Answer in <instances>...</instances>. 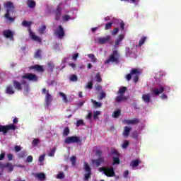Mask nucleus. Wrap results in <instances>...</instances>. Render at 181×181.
<instances>
[{
  "instance_id": "nucleus-1",
  "label": "nucleus",
  "mask_w": 181,
  "mask_h": 181,
  "mask_svg": "<svg viewBox=\"0 0 181 181\" xmlns=\"http://www.w3.org/2000/svg\"><path fill=\"white\" fill-rule=\"evenodd\" d=\"M4 6L6 9V14L4 15L6 19L9 21V22H15V18L11 17V12H12V13L15 12V5H13V3L11 1L4 3Z\"/></svg>"
},
{
  "instance_id": "nucleus-2",
  "label": "nucleus",
  "mask_w": 181,
  "mask_h": 181,
  "mask_svg": "<svg viewBox=\"0 0 181 181\" xmlns=\"http://www.w3.org/2000/svg\"><path fill=\"white\" fill-rule=\"evenodd\" d=\"M31 25H32V22L30 21H23L22 22V26H24L25 28H28V32H29L30 39H32L35 42H38L39 43H42V39L39 37L37 35H36L35 33L32 31V29L30 28Z\"/></svg>"
},
{
  "instance_id": "nucleus-3",
  "label": "nucleus",
  "mask_w": 181,
  "mask_h": 181,
  "mask_svg": "<svg viewBox=\"0 0 181 181\" xmlns=\"http://www.w3.org/2000/svg\"><path fill=\"white\" fill-rule=\"evenodd\" d=\"M18 122V119L15 117L13 119V124H9L6 125L0 124V132H3L4 135H6L8 131H15L16 129V126H15V124H16Z\"/></svg>"
},
{
  "instance_id": "nucleus-4",
  "label": "nucleus",
  "mask_w": 181,
  "mask_h": 181,
  "mask_svg": "<svg viewBox=\"0 0 181 181\" xmlns=\"http://www.w3.org/2000/svg\"><path fill=\"white\" fill-rule=\"evenodd\" d=\"M139 74H141L139 69H132L130 73L126 75V80H127V81H131L132 76H134L133 78V81L138 83V81H139Z\"/></svg>"
},
{
  "instance_id": "nucleus-5",
  "label": "nucleus",
  "mask_w": 181,
  "mask_h": 181,
  "mask_svg": "<svg viewBox=\"0 0 181 181\" xmlns=\"http://www.w3.org/2000/svg\"><path fill=\"white\" fill-rule=\"evenodd\" d=\"M119 52L117 50L112 49V53L110 55L109 58L105 61V64L118 63L119 62Z\"/></svg>"
},
{
  "instance_id": "nucleus-6",
  "label": "nucleus",
  "mask_w": 181,
  "mask_h": 181,
  "mask_svg": "<svg viewBox=\"0 0 181 181\" xmlns=\"http://www.w3.org/2000/svg\"><path fill=\"white\" fill-rule=\"evenodd\" d=\"M22 86H24L25 90H28L29 85L26 81L23 80L21 82H19L16 80L13 81V87H14L15 90H17L18 91H22Z\"/></svg>"
},
{
  "instance_id": "nucleus-7",
  "label": "nucleus",
  "mask_w": 181,
  "mask_h": 181,
  "mask_svg": "<svg viewBox=\"0 0 181 181\" xmlns=\"http://www.w3.org/2000/svg\"><path fill=\"white\" fill-rule=\"evenodd\" d=\"M99 172H103L104 175L107 177H114L115 176V171H114V167H101L99 168Z\"/></svg>"
},
{
  "instance_id": "nucleus-8",
  "label": "nucleus",
  "mask_w": 181,
  "mask_h": 181,
  "mask_svg": "<svg viewBox=\"0 0 181 181\" xmlns=\"http://www.w3.org/2000/svg\"><path fill=\"white\" fill-rule=\"evenodd\" d=\"M64 142L67 145L70 144H79V142H81V139L76 136H68L65 139Z\"/></svg>"
},
{
  "instance_id": "nucleus-9",
  "label": "nucleus",
  "mask_w": 181,
  "mask_h": 181,
  "mask_svg": "<svg viewBox=\"0 0 181 181\" xmlns=\"http://www.w3.org/2000/svg\"><path fill=\"white\" fill-rule=\"evenodd\" d=\"M22 78L28 80L29 81H35V82L37 81L38 80L37 76L32 73H28V74H25V75H23Z\"/></svg>"
},
{
  "instance_id": "nucleus-10",
  "label": "nucleus",
  "mask_w": 181,
  "mask_h": 181,
  "mask_svg": "<svg viewBox=\"0 0 181 181\" xmlns=\"http://www.w3.org/2000/svg\"><path fill=\"white\" fill-rule=\"evenodd\" d=\"M84 170L87 172V173L84 175V180H88L90 177H91V168H90V165L87 163H84Z\"/></svg>"
},
{
  "instance_id": "nucleus-11",
  "label": "nucleus",
  "mask_w": 181,
  "mask_h": 181,
  "mask_svg": "<svg viewBox=\"0 0 181 181\" xmlns=\"http://www.w3.org/2000/svg\"><path fill=\"white\" fill-rule=\"evenodd\" d=\"M55 35L58 37V39H62L66 35V32L64 31V28L63 26L59 25L58 29L55 31Z\"/></svg>"
},
{
  "instance_id": "nucleus-12",
  "label": "nucleus",
  "mask_w": 181,
  "mask_h": 181,
  "mask_svg": "<svg viewBox=\"0 0 181 181\" xmlns=\"http://www.w3.org/2000/svg\"><path fill=\"white\" fill-rule=\"evenodd\" d=\"M3 36H4L6 39H10V40L13 41L15 40V39L13 38V36H15V32L11 30H6L3 31Z\"/></svg>"
},
{
  "instance_id": "nucleus-13",
  "label": "nucleus",
  "mask_w": 181,
  "mask_h": 181,
  "mask_svg": "<svg viewBox=\"0 0 181 181\" xmlns=\"http://www.w3.org/2000/svg\"><path fill=\"white\" fill-rule=\"evenodd\" d=\"M165 91V87L162 86H159V88H156L151 90V93L153 94V95H159L160 94H162Z\"/></svg>"
},
{
  "instance_id": "nucleus-14",
  "label": "nucleus",
  "mask_w": 181,
  "mask_h": 181,
  "mask_svg": "<svg viewBox=\"0 0 181 181\" xmlns=\"http://www.w3.org/2000/svg\"><path fill=\"white\" fill-rule=\"evenodd\" d=\"M52 101H53V98L52 97V95H50V93H49V90H47L46 95H45L46 107H50V104L52 103Z\"/></svg>"
},
{
  "instance_id": "nucleus-15",
  "label": "nucleus",
  "mask_w": 181,
  "mask_h": 181,
  "mask_svg": "<svg viewBox=\"0 0 181 181\" xmlns=\"http://www.w3.org/2000/svg\"><path fill=\"white\" fill-rule=\"evenodd\" d=\"M54 13L55 14V19L57 21H60V17L62 16V7L60 6V4L57 6Z\"/></svg>"
},
{
  "instance_id": "nucleus-16",
  "label": "nucleus",
  "mask_w": 181,
  "mask_h": 181,
  "mask_svg": "<svg viewBox=\"0 0 181 181\" xmlns=\"http://www.w3.org/2000/svg\"><path fill=\"white\" fill-rule=\"evenodd\" d=\"M123 124H127V125H136V124H139V119L134 118L129 120L124 119Z\"/></svg>"
},
{
  "instance_id": "nucleus-17",
  "label": "nucleus",
  "mask_w": 181,
  "mask_h": 181,
  "mask_svg": "<svg viewBox=\"0 0 181 181\" xmlns=\"http://www.w3.org/2000/svg\"><path fill=\"white\" fill-rule=\"evenodd\" d=\"M29 69L30 70H36V71H39L40 73H43V71H45V69L43 68V66H41L39 64L30 66Z\"/></svg>"
},
{
  "instance_id": "nucleus-18",
  "label": "nucleus",
  "mask_w": 181,
  "mask_h": 181,
  "mask_svg": "<svg viewBox=\"0 0 181 181\" xmlns=\"http://www.w3.org/2000/svg\"><path fill=\"white\" fill-rule=\"evenodd\" d=\"M5 93L6 94H8V95H12V94H15V90L13 89V86L11 84L8 85L6 87Z\"/></svg>"
},
{
  "instance_id": "nucleus-19",
  "label": "nucleus",
  "mask_w": 181,
  "mask_h": 181,
  "mask_svg": "<svg viewBox=\"0 0 181 181\" xmlns=\"http://www.w3.org/2000/svg\"><path fill=\"white\" fill-rule=\"evenodd\" d=\"M125 39V36L124 35H119L118 37L115 41V47H119V44Z\"/></svg>"
},
{
  "instance_id": "nucleus-20",
  "label": "nucleus",
  "mask_w": 181,
  "mask_h": 181,
  "mask_svg": "<svg viewBox=\"0 0 181 181\" xmlns=\"http://www.w3.org/2000/svg\"><path fill=\"white\" fill-rule=\"evenodd\" d=\"M127 100H128V97L124 95H119L115 98L116 103H122V101H127Z\"/></svg>"
},
{
  "instance_id": "nucleus-21",
  "label": "nucleus",
  "mask_w": 181,
  "mask_h": 181,
  "mask_svg": "<svg viewBox=\"0 0 181 181\" xmlns=\"http://www.w3.org/2000/svg\"><path fill=\"white\" fill-rule=\"evenodd\" d=\"M92 163L98 167L101 163H104V158L100 157L98 159L92 160Z\"/></svg>"
},
{
  "instance_id": "nucleus-22",
  "label": "nucleus",
  "mask_w": 181,
  "mask_h": 181,
  "mask_svg": "<svg viewBox=\"0 0 181 181\" xmlns=\"http://www.w3.org/2000/svg\"><path fill=\"white\" fill-rule=\"evenodd\" d=\"M111 40V37L110 35H107L105 37H99L98 42L100 43V45H105L107 42H110Z\"/></svg>"
},
{
  "instance_id": "nucleus-23",
  "label": "nucleus",
  "mask_w": 181,
  "mask_h": 181,
  "mask_svg": "<svg viewBox=\"0 0 181 181\" xmlns=\"http://www.w3.org/2000/svg\"><path fill=\"white\" fill-rule=\"evenodd\" d=\"M142 100L145 104H149V103H151V94H143Z\"/></svg>"
},
{
  "instance_id": "nucleus-24",
  "label": "nucleus",
  "mask_w": 181,
  "mask_h": 181,
  "mask_svg": "<svg viewBox=\"0 0 181 181\" xmlns=\"http://www.w3.org/2000/svg\"><path fill=\"white\" fill-rule=\"evenodd\" d=\"M35 177L40 181L46 180V174L43 173H37L35 175Z\"/></svg>"
},
{
  "instance_id": "nucleus-25",
  "label": "nucleus",
  "mask_w": 181,
  "mask_h": 181,
  "mask_svg": "<svg viewBox=\"0 0 181 181\" xmlns=\"http://www.w3.org/2000/svg\"><path fill=\"white\" fill-rule=\"evenodd\" d=\"M110 155H111V156H113V158L119 157V153L115 148H111L110 149Z\"/></svg>"
},
{
  "instance_id": "nucleus-26",
  "label": "nucleus",
  "mask_w": 181,
  "mask_h": 181,
  "mask_svg": "<svg viewBox=\"0 0 181 181\" xmlns=\"http://www.w3.org/2000/svg\"><path fill=\"white\" fill-rule=\"evenodd\" d=\"M127 88L125 86L120 87L117 91V95H124V94H125V93H127Z\"/></svg>"
},
{
  "instance_id": "nucleus-27",
  "label": "nucleus",
  "mask_w": 181,
  "mask_h": 181,
  "mask_svg": "<svg viewBox=\"0 0 181 181\" xmlns=\"http://www.w3.org/2000/svg\"><path fill=\"white\" fill-rule=\"evenodd\" d=\"M130 132H131V127H129L127 126L124 127V129L123 131L124 136H128Z\"/></svg>"
},
{
  "instance_id": "nucleus-28",
  "label": "nucleus",
  "mask_w": 181,
  "mask_h": 181,
  "mask_svg": "<svg viewBox=\"0 0 181 181\" xmlns=\"http://www.w3.org/2000/svg\"><path fill=\"white\" fill-rule=\"evenodd\" d=\"M27 4L28 8H33L36 6V2L33 0H28Z\"/></svg>"
},
{
  "instance_id": "nucleus-29",
  "label": "nucleus",
  "mask_w": 181,
  "mask_h": 181,
  "mask_svg": "<svg viewBox=\"0 0 181 181\" xmlns=\"http://www.w3.org/2000/svg\"><path fill=\"white\" fill-rule=\"evenodd\" d=\"M139 163H141V161L139 160H133L130 163V166H132V168H137V166H139Z\"/></svg>"
},
{
  "instance_id": "nucleus-30",
  "label": "nucleus",
  "mask_w": 181,
  "mask_h": 181,
  "mask_svg": "<svg viewBox=\"0 0 181 181\" xmlns=\"http://www.w3.org/2000/svg\"><path fill=\"white\" fill-rule=\"evenodd\" d=\"M38 32L40 35H44V33L46 32V25L42 24L41 27H40Z\"/></svg>"
},
{
  "instance_id": "nucleus-31",
  "label": "nucleus",
  "mask_w": 181,
  "mask_h": 181,
  "mask_svg": "<svg viewBox=\"0 0 181 181\" xmlns=\"http://www.w3.org/2000/svg\"><path fill=\"white\" fill-rule=\"evenodd\" d=\"M60 97H62V100L65 104H67L69 103V100L67 99V96H66V94L63 92H59Z\"/></svg>"
},
{
  "instance_id": "nucleus-32",
  "label": "nucleus",
  "mask_w": 181,
  "mask_h": 181,
  "mask_svg": "<svg viewBox=\"0 0 181 181\" xmlns=\"http://www.w3.org/2000/svg\"><path fill=\"white\" fill-rule=\"evenodd\" d=\"M112 164L115 165H119L121 163V161L119 160V157H112Z\"/></svg>"
},
{
  "instance_id": "nucleus-33",
  "label": "nucleus",
  "mask_w": 181,
  "mask_h": 181,
  "mask_svg": "<svg viewBox=\"0 0 181 181\" xmlns=\"http://www.w3.org/2000/svg\"><path fill=\"white\" fill-rule=\"evenodd\" d=\"M35 59H40L42 57V50L37 49L34 54Z\"/></svg>"
},
{
  "instance_id": "nucleus-34",
  "label": "nucleus",
  "mask_w": 181,
  "mask_h": 181,
  "mask_svg": "<svg viewBox=\"0 0 181 181\" xmlns=\"http://www.w3.org/2000/svg\"><path fill=\"white\" fill-rule=\"evenodd\" d=\"M88 57L90 59L92 63H95V62H97V58L94 54H88Z\"/></svg>"
},
{
  "instance_id": "nucleus-35",
  "label": "nucleus",
  "mask_w": 181,
  "mask_h": 181,
  "mask_svg": "<svg viewBox=\"0 0 181 181\" xmlns=\"http://www.w3.org/2000/svg\"><path fill=\"white\" fill-rule=\"evenodd\" d=\"M6 168L8 169L9 172H13V165L11 163H6Z\"/></svg>"
},
{
  "instance_id": "nucleus-36",
  "label": "nucleus",
  "mask_w": 181,
  "mask_h": 181,
  "mask_svg": "<svg viewBox=\"0 0 181 181\" xmlns=\"http://www.w3.org/2000/svg\"><path fill=\"white\" fill-rule=\"evenodd\" d=\"M86 125V124L84 123V120L83 119H79V120H77L76 121V127L77 128H78L79 127H81V126H84Z\"/></svg>"
},
{
  "instance_id": "nucleus-37",
  "label": "nucleus",
  "mask_w": 181,
  "mask_h": 181,
  "mask_svg": "<svg viewBox=\"0 0 181 181\" xmlns=\"http://www.w3.org/2000/svg\"><path fill=\"white\" fill-rule=\"evenodd\" d=\"M146 41V37H141V39L139 41V47H141L144 43Z\"/></svg>"
},
{
  "instance_id": "nucleus-38",
  "label": "nucleus",
  "mask_w": 181,
  "mask_h": 181,
  "mask_svg": "<svg viewBox=\"0 0 181 181\" xmlns=\"http://www.w3.org/2000/svg\"><path fill=\"white\" fill-rule=\"evenodd\" d=\"M18 158L19 159H23L24 158H26V151H24L18 153Z\"/></svg>"
},
{
  "instance_id": "nucleus-39",
  "label": "nucleus",
  "mask_w": 181,
  "mask_h": 181,
  "mask_svg": "<svg viewBox=\"0 0 181 181\" xmlns=\"http://www.w3.org/2000/svg\"><path fill=\"white\" fill-rule=\"evenodd\" d=\"M69 80H70V81L76 82L78 80V77H77V75H76V74H72V75H71Z\"/></svg>"
},
{
  "instance_id": "nucleus-40",
  "label": "nucleus",
  "mask_w": 181,
  "mask_h": 181,
  "mask_svg": "<svg viewBox=\"0 0 181 181\" xmlns=\"http://www.w3.org/2000/svg\"><path fill=\"white\" fill-rule=\"evenodd\" d=\"M119 115H121L120 110H117L115 111L112 114L113 118H118V117H119Z\"/></svg>"
},
{
  "instance_id": "nucleus-41",
  "label": "nucleus",
  "mask_w": 181,
  "mask_h": 181,
  "mask_svg": "<svg viewBox=\"0 0 181 181\" xmlns=\"http://www.w3.org/2000/svg\"><path fill=\"white\" fill-rule=\"evenodd\" d=\"M69 134H70V129L69 128V127H66L64 129L63 136H67V135H69Z\"/></svg>"
},
{
  "instance_id": "nucleus-42",
  "label": "nucleus",
  "mask_w": 181,
  "mask_h": 181,
  "mask_svg": "<svg viewBox=\"0 0 181 181\" xmlns=\"http://www.w3.org/2000/svg\"><path fill=\"white\" fill-rule=\"evenodd\" d=\"M95 80L97 83H101V81H103V78H101V75L99 72H98L95 75Z\"/></svg>"
},
{
  "instance_id": "nucleus-43",
  "label": "nucleus",
  "mask_w": 181,
  "mask_h": 181,
  "mask_svg": "<svg viewBox=\"0 0 181 181\" xmlns=\"http://www.w3.org/2000/svg\"><path fill=\"white\" fill-rule=\"evenodd\" d=\"M70 160L72 163V166H76V163H77V159L76 156H73L71 157Z\"/></svg>"
},
{
  "instance_id": "nucleus-44",
  "label": "nucleus",
  "mask_w": 181,
  "mask_h": 181,
  "mask_svg": "<svg viewBox=\"0 0 181 181\" xmlns=\"http://www.w3.org/2000/svg\"><path fill=\"white\" fill-rule=\"evenodd\" d=\"M92 103L94 104L95 108H101L102 104L97 102L96 100H92Z\"/></svg>"
},
{
  "instance_id": "nucleus-45",
  "label": "nucleus",
  "mask_w": 181,
  "mask_h": 181,
  "mask_svg": "<svg viewBox=\"0 0 181 181\" xmlns=\"http://www.w3.org/2000/svg\"><path fill=\"white\" fill-rule=\"evenodd\" d=\"M99 115H101V112L98 110L93 112V119H97Z\"/></svg>"
},
{
  "instance_id": "nucleus-46",
  "label": "nucleus",
  "mask_w": 181,
  "mask_h": 181,
  "mask_svg": "<svg viewBox=\"0 0 181 181\" xmlns=\"http://www.w3.org/2000/svg\"><path fill=\"white\" fill-rule=\"evenodd\" d=\"M39 142H40V140H39V139H34L32 141L33 146H37Z\"/></svg>"
},
{
  "instance_id": "nucleus-47",
  "label": "nucleus",
  "mask_w": 181,
  "mask_h": 181,
  "mask_svg": "<svg viewBox=\"0 0 181 181\" xmlns=\"http://www.w3.org/2000/svg\"><path fill=\"white\" fill-rule=\"evenodd\" d=\"M112 28V23H107L105 26V30H109Z\"/></svg>"
},
{
  "instance_id": "nucleus-48",
  "label": "nucleus",
  "mask_w": 181,
  "mask_h": 181,
  "mask_svg": "<svg viewBox=\"0 0 181 181\" xmlns=\"http://www.w3.org/2000/svg\"><path fill=\"white\" fill-rule=\"evenodd\" d=\"M119 22L120 29L122 30H124V29L125 28V23H124V21H122V20H119Z\"/></svg>"
},
{
  "instance_id": "nucleus-49",
  "label": "nucleus",
  "mask_w": 181,
  "mask_h": 181,
  "mask_svg": "<svg viewBox=\"0 0 181 181\" xmlns=\"http://www.w3.org/2000/svg\"><path fill=\"white\" fill-rule=\"evenodd\" d=\"M129 146V141H128L127 140H126L122 146V148H123V149H127V148H128V146Z\"/></svg>"
},
{
  "instance_id": "nucleus-50",
  "label": "nucleus",
  "mask_w": 181,
  "mask_h": 181,
  "mask_svg": "<svg viewBox=\"0 0 181 181\" xmlns=\"http://www.w3.org/2000/svg\"><path fill=\"white\" fill-rule=\"evenodd\" d=\"M45 158H46V154H45V153L40 156L38 162H40V163H42V162H43V160H45Z\"/></svg>"
},
{
  "instance_id": "nucleus-51",
  "label": "nucleus",
  "mask_w": 181,
  "mask_h": 181,
  "mask_svg": "<svg viewBox=\"0 0 181 181\" xmlns=\"http://www.w3.org/2000/svg\"><path fill=\"white\" fill-rule=\"evenodd\" d=\"M54 153H56V147H54V148H52V150H50L49 153V156H54Z\"/></svg>"
},
{
  "instance_id": "nucleus-52",
  "label": "nucleus",
  "mask_w": 181,
  "mask_h": 181,
  "mask_svg": "<svg viewBox=\"0 0 181 181\" xmlns=\"http://www.w3.org/2000/svg\"><path fill=\"white\" fill-rule=\"evenodd\" d=\"M26 162H28V163H32V162H33V156H28L26 158Z\"/></svg>"
},
{
  "instance_id": "nucleus-53",
  "label": "nucleus",
  "mask_w": 181,
  "mask_h": 181,
  "mask_svg": "<svg viewBox=\"0 0 181 181\" xmlns=\"http://www.w3.org/2000/svg\"><path fill=\"white\" fill-rule=\"evenodd\" d=\"M48 67H49L51 71L53 72V71L54 70V64L53 63L49 62Z\"/></svg>"
},
{
  "instance_id": "nucleus-54",
  "label": "nucleus",
  "mask_w": 181,
  "mask_h": 181,
  "mask_svg": "<svg viewBox=\"0 0 181 181\" xmlns=\"http://www.w3.org/2000/svg\"><path fill=\"white\" fill-rule=\"evenodd\" d=\"M93 112H88V115H86V119H93Z\"/></svg>"
},
{
  "instance_id": "nucleus-55",
  "label": "nucleus",
  "mask_w": 181,
  "mask_h": 181,
  "mask_svg": "<svg viewBox=\"0 0 181 181\" xmlns=\"http://www.w3.org/2000/svg\"><path fill=\"white\" fill-rule=\"evenodd\" d=\"M14 151L15 152H21V151H22V147L21 146H15Z\"/></svg>"
},
{
  "instance_id": "nucleus-56",
  "label": "nucleus",
  "mask_w": 181,
  "mask_h": 181,
  "mask_svg": "<svg viewBox=\"0 0 181 181\" xmlns=\"http://www.w3.org/2000/svg\"><path fill=\"white\" fill-rule=\"evenodd\" d=\"M57 179H64V173H60L57 175Z\"/></svg>"
},
{
  "instance_id": "nucleus-57",
  "label": "nucleus",
  "mask_w": 181,
  "mask_h": 181,
  "mask_svg": "<svg viewBox=\"0 0 181 181\" xmlns=\"http://www.w3.org/2000/svg\"><path fill=\"white\" fill-rule=\"evenodd\" d=\"M86 88H88L89 90L93 89V81H90L87 83Z\"/></svg>"
},
{
  "instance_id": "nucleus-58",
  "label": "nucleus",
  "mask_w": 181,
  "mask_h": 181,
  "mask_svg": "<svg viewBox=\"0 0 181 181\" xmlns=\"http://www.w3.org/2000/svg\"><path fill=\"white\" fill-rule=\"evenodd\" d=\"M62 19L64 21V22H67V21H70V16L64 15L63 16Z\"/></svg>"
},
{
  "instance_id": "nucleus-59",
  "label": "nucleus",
  "mask_w": 181,
  "mask_h": 181,
  "mask_svg": "<svg viewBox=\"0 0 181 181\" xmlns=\"http://www.w3.org/2000/svg\"><path fill=\"white\" fill-rule=\"evenodd\" d=\"M101 155H103V151L101 150H96L95 156L101 158Z\"/></svg>"
},
{
  "instance_id": "nucleus-60",
  "label": "nucleus",
  "mask_w": 181,
  "mask_h": 181,
  "mask_svg": "<svg viewBox=\"0 0 181 181\" xmlns=\"http://www.w3.org/2000/svg\"><path fill=\"white\" fill-rule=\"evenodd\" d=\"M125 50L127 54H132V51L131 50V48L127 47L125 48Z\"/></svg>"
},
{
  "instance_id": "nucleus-61",
  "label": "nucleus",
  "mask_w": 181,
  "mask_h": 181,
  "mask_svg": "<svg viewBox=\"0 0 181 181\" xmlns=\"http://www.w3.org/2000/svg\"><path fill=\"white\" fill-rule=\"evenodd\" d=\"M95 88L96 91H100L101 90V88H103V87H101V85H100L98 83H97L95 86Z\"/></svg>"
},
{
  "instance_id": "nucleus-62",
  "label": "nucleus",
  "mask_w": 181,
  "mask_h": 181,
  "mask_svg": "<svg viewBox=\"0 0 181 181\" xmlns=\"http://www.w3.org/2000/svg\"><path fill=\"white\" fill-rule=\"evenodd\" d=\"M105 95H106L105 93L101 92L100 94L99 100H103V98H105Z\"/></svg>"
},
{
  "instance_id": "nucleus-63",
  "label": "nucleus",
  "mask_w": 181,
  "mask_h": 181,
  "mask_svg": "<svg viewBox=\"0 0 181 181\" xmlns=\"http://www.w3.org/2000/svg\"><path fill=\"white\" fill-rule=\"evenodd\" d=\"M78 58V53H76L72 55V59L73 60H74V62H76V60H77Z\"/></svg>"
},
{
  "instance_id": "nucleus-64",
  "label": "nucleus",
  "mask_w": 181,
  "mask_h": 181,
  "mask_svg": "<svg viewBox=\"0 0 181 181\" xmlns=\"http://www.w3.org/2000/svg\"><path fill=\"white\" fill-rule=\"evenodd\" d=\"M118 32H119V29H118L117 28H115V29H113L112 35H117Z\"/></svg>"
}]
</instances>
